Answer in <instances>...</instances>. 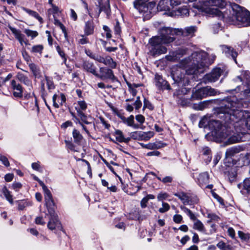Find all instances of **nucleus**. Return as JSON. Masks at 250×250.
Returning a JSON list of instances; mask_svg holds the SVG:
<instances>
[{
  "instance_id": "1",
  "label": "nucleus",
  "mask_w": 250,
  "mask_h": 250,
  "mask_svg": "<svg viewBox=\"0 0 250 250\" xmlns=\"http://www.w3.org/2000/svg\"><path fill=\"white\" fill-rule=\"evenodd\" d=\"M235 100L234 97L222 100L217 112L219 115L223 114V116H220V117L224 118L226 122L232 123L234 126H237L236 124L240 125L245 123L247 128L250 130V113L241 110V108L244 106H237L238 102H236Z\"/></svg>"
},
{
  "instance_id": "2",
  "label": "nucleus",
  "mask_w": 250,
  "mask_h": 250,
  "mask_svg": "<svg viewBox=\"0 0 250 250\" xmlns=\"http://www.w3.org/2000/svg\"><path fill=\"white\" fill-rule=\"evenodd\" d=\"M200 127L208 126L211 130V134L216 141H222L229 137L227 128L223 126L221 123L217 120H211L207 116H204L199 123Z\"/></svg>"
},
{
  "instance_id": "3",
  "label": "nucleus",
  "mask_w": 250,
  "mask_h": 250,
  "mask_svg": "<svg viewBox=\"0 0 250 250\" xmlns=\"http://www.w3.org/2000/svg\"><path fill=\"white\" fill-rule=\"evenodd\" d=\"M237 79L242 82V85L237 87L235 90L241 91L239 99L235 101L238 102L237 106L243 105L244 107L250 106V72L248 71H242L241 75Z\"/></svg>"
},
{
  "instance_id": "4",
  "label": "nucleus",
  "mask_w": 250,
  "mask_h": 250,
  "mask_svg": "<svg viewBox=\"0 0 250 250\" xmlns=\"http://www.w3.org/2000/svg\"><path fill=\"white\" fill-rule=\"evenodd\" d=\"M208 54L205 51H199L193 52L188 59V65L189 68L187 71V74L196 75L203 72L202 69L207 63Z\"/></svg>"
},
{
  "instance_id": "5",
  "label": "nucleus",
  "mask_w": 250,
  "mask_h": 250,
  "mask_svg": "<svg viewBox=\"0 0 250 250\" xmlns=\"http://www.w3.org/2000/svg\"><path fill=\"white\" fill-rule=\"evenodd\" d=\"M188 59H184L180 61L178 65L173 66L172 68L171 75L175 83L185 85L188 84L189 78L188 76L193 75L187 74L188 69L185 70L188 66Z\"/></svg>"
},
{
  "instance_id": "6",
  "label": "nucleus",
  "mask_w": 250,
  "mask_h": 250,
  "mask_svg": "<svg viewBox=\"0 0 250 250\" xmlns=\"http://www.w3.org/2000/svg\"><path fill=\"white\" fill-rule=\"evenodd\" d=\"M163 42L158 37H152L148 42V54L156 57L162 54H164L167 52V48L163 45Z\"/></svg>"
},
{
  "instance_id": "7",
  "label": "nucleus",
  "mask_w": 250,
  "mask_h": 250,
  "mask_svg": "<svg viewBox=\"0 0 250 250\" xmlns=\"http://www.w3.org/2000/svg\"><path fill=\"white\" fill-rule=\"evenodd\" d=\"M177 28L164 27L159 30V35L155 37H159L163 43L168 44L174 41V36L177 35Z\"/></svg>"
},
{
  "instance_id": "8",
  "label": "nucleus",
  "mask_w": 250,
  "mask_h": 250,
  "mask_svg": "<svg viewBox=\"0 0 250 250\" xmlns=\"http://www.w3.org/2000/svg\"><path fill=\"white\" fill-rule=\"evenodd\" d=\"M49 221L47 224V227L50 230L56 229H60L62 228L61 224L58 219V216L54 209H49Z\"/></svg>"
},
{
  "instance_id": "9",
  "label": "nucleus",
  "mask_w": 250,
  "mask_h": 250,
  "mask_svg": "<svg viewBox=\"0 0 250 250\" xmlns=\"http://www.w3.org/2000/svg\"><path fill=\"white\" fill-rule=\"evenodd\" d=\"M180 1L177 0H161L158 4L157 9L160 11H169L173 6L180 5Z\"/></svg>"
},
{
  "instance_id": "10",
  "label": "nucleus",
  "mask_w": 250,
  "mask_h": 250,
  "mask_svg": "<svg viewBox=\"0 0 250 250\" xmlns=\"http://www.w3.org/2000/svg\"><path fill=\"white\" fill-rule=\"evenodd\" d=\"M41 186H42L44 192L45 205L48 211H49V209H54L52 207H53L55 204L50 191L42 182H41Z\"/></svg>"
},
{
  "instance_id": "11",
  "label": "nucleus",
  "mask_w": 250,
  "mask_h": 250,
  "mask_svg": "<svg viewBox=\"0 0 250 250\" xmlns=\"http://www.w3.org/2000/svg\"><path fill=\"white\" fill-rule=\"evenodd\" d=\"M100 74L97 73V76L96 77L100 78L102 80L110 79L112 81H115L117 78L114 76L113 71L106 67H100Z\"/></svg>"
},
{
  "instance_id": "12",
  "label": "nucleus",
  "mask_w": 250,
  "mask_h": 250,
  "mask_svg": "<svg viewBox=\"0 0 250 250\" xmlns=\"http://www.w3.org/2000/svg\"><path fill=\"white\" fill-rule=\"evenodd\" d=\"M241 147L239 146H233L228 148L225 153V161L229 164H234L233 157L242 150Z\"/></svg>"
},
{
  "instance_id": "13",
  "label": "nucleus",
  "mask_w": 250,
  "mask_h": 250,
  "mask_svg": "<svg viewBox=\"0 0 250 250\" xmlns=\"http://www.w3.org/2000/svg\"><path fill=\"white\" fill-rule=\"evenodd\" d=\"M177 35H181L183 37L188 38H191L194 36L195 33L197 31V27L196 26H191L185 28L184 29L182 28H177Z\"/></svg>"
},
{
  "instance_id": "14",
  "label": "nucleus",
  "mask_w": 250,
  "mask_h": 250,
  "mask_svg": "<svg viewBox=\"0 0 250 250\" xmlns=\"http://www.w3.org/2000/svg\"><path fill=\"white\" fill-rule=\"evenodd\" d=\"M8 27L21 45L22 46L23 43L25 45L28 44V41L25 39V36L21 33V30L10 25H8Z\"/></svg>"
},
{
  "instance_id": "15",
  "label": "nucleus",
  "mask_w": 250,
  "mask_h": 250,
  "mask_svg": "<svg viewBox=\"0 0 250 250\" xmlns=\"http://www.w3.org/2000/svg\"><path fill=\"white\" fill-rule=\"evenodd\" d=\"M223 70L220 68H215L209 74L205 76L206 80L210 82H214L218 80L222 74Z\"/></svg>"
},
{
  "instance_id": "16",
  "label": "nucleus",
  "mask_w": 250,
  "mask_h": 250,
  "mask_svg": "<svg viewBox=\"0 0 250 250\" xmlns=\"http://www.w3.org/2000/svg\"><path fill=\"white\" fill-rule=\"evenodd\" d=\"M11 85L13 90V94L16 98H21L23 96V87L16 80H12L11 81Z\"/></svg>"
},
{
  "instance_id": "17",
  "label": "nucleus",
  "mask_w": 250,
  "mask_h": 250,
  "mask_svg": "<svg viewBox=\"0 0 250 250\" xmlns=\"http://www.w3.org/2000/svg\"><path fill=\"white\" fill-rule=\"evenodd\" d=\"M222 50L226 56L228 57H231L235 62L237 63L236 57L238 55L237 52L234 49L227 45H222L221 46Z\"/></svg>"
},
{
  "instance_id": "18",
  "label": "nucleus",
  "mask_w": 250,
  "mask_h": 250,
  "mask_svg": "<svg viewBox=\"0 0 250 250\" xmlns=\"http://www.w3.org/2000/svg\"><path fill=\"white\" fill-rule=\"evenodd\" d=\"M155 81L156 86L161 89L170 90V86L167 82L164 80L161 75L156 74L155 76Z\"/></svg>"
},
{
  "instance_id": "19",
  "label": "nucleus",
  "mask_w": 250,
  "mask_h": 250,
  "mask_svg": "<svg viewBox=\"0 0 250 250\" xmlns=\"http://www.w3.org/2000/svg\"><path fill=\"white\" fill-rule=\"evenodd\" d=\"M149 0H135L133 2L134 7L140 12H146L148 10Z\"/></svg>"
},
{
  "instance_id": "20",
  "label": "nucleus",
  "mask_w": 250,
  "mask_h": 250,
  "mask_svg": "<svg viewBox=\"0 0 250 250\" xmlns=\"http://www.w3.org/2000/svg\"><path fill=\"white\" fill-rule=\"evenodd\" d=\"M185 54V50L179 49L176 51L170 52L169 55L166 56V59L169 61H175Z\"/></svg>"
},
{
  "instance_id": "21",
  "label": "nucleus",
  "mask_w": 250,
  "mask_h": 250,
  "mask_svg": "<svg viewBox=\"0 0 250 250\" xmlns=\"http://www.w3.org/2000/svg\"><path fill=\"white\" fill-rule=\"evenodd\" d=\"M237 187L242 194L250 195V177L246 178L242 183L238 184Z\"/></svg>"
},
{
  "instance_id": "22",
  "label": "nucleus",
  "mask_w": 250,
  "mask_h": 250,
  "mask_svg": "<svg viewBox=\"0 0 250 250\" xmlns=\"http://www.w3.org/2000/svg\"><path fill=\"white\" fill-rule=\"evenodd\" d=\"M116 115L122 120V122L127 126H131L134 128H137L138 125L134 124V116L130 115L128 118H125L122 114L117 112Z\"/></svg>"
},
{
  "instance_id": "23",
  "label": "nucleus",
  "mask_w": 250,
  "mask_h": 250,
  "mask_svg": "<svg viewBox=\"0 0 250 250\" xmlns=\"http://www.w3.org/2000/svg\"><path fill=\"white\" fill-rule=\"evenodd\" d=\"M52 100L54 106L58 108L60 105H62L65 102L66 98L62 93L55 94L53 96Z\"/></svg>"
},
{
  "instance_id": "24",
  "label": "nucleus",
  "mask_w": 250,
  "mask_h": 250,
  "mask_svg": "<svg viewBox=\"0 0 250 250\" xmlns=\"http://www.w3.org/2000/svg\"><path fill=\"white\" fill-rule=\"evenodd\" d=\"M141 146L144 148L148 149H158L165 146V144L161 141H156L153 143H149L147 144L140 143Z\"/></svg>"
},
{
  "instance_id": "25",
  "label": "nucleus",
  "mask_w": 250,
  "mask_h": 250,
  "mask_svg": "<svg viewBox=\"0 0 250 250\" xmlns=\"http://www.w3.org/2000/svg\"><path fill=\"white\" fill-rule=\"evenodd\" d=\"M83 69L87 72L90 73L94 76H97V68L92 62L85 61L83 64Z\"/></svg>"
},
{
  "instance_id": "26",
  "label": "nucleus",
  "mask_w": 250,
  "mask_h": 250,
  "mask_svg": "<svg viewBox=\"0 0 250 250\" xmlns=\"http://www.w3.org/2000/svg\"><path fill=\"white\" fill-rule=\"evenodd\" d=\"M94 28L95 25L92 20L86 21L83 28L85 35L88 36L93 34Z\"/></svg>"
},
{
  "instance_id": "27",
  "label": "nucleus",
  "mask_w": 250,
  "mask_h": 250,
  "mask_svg": "<svg viewBox=\"0 0 250 250\" xmlns=\"http://www.w3.org/2000/svg\"><path fill=\"white\" fill-rule=\"evenodd\" d=\"M72 134L74 139V143L78 145H81L84 140V138L80 131L76 128H74Z\"/></svg>"
},
{
  "instance_id": "28",
  "label": "nucleus",
  "mask_w": 250,
  "mask_h": 250,
  "mask_svg": "<svg viewBox=\"0 0 250 250\" xmlns=\"http://www.w3.org/2000/svg\"><path fill=\"white\" fill-rule=\"evenodd\" d=\"M198 183L201 187H204L209 183V175L208 172H205L199 174Z\"/></svg>"
},
{
  "instance_id": "29",
  "label": "nucleus",
  "mask_w": 250,
  "mask_h": 250,
  "mask_svg": "<svg viewBox=\"0 0 250 250\" xmlns=\"http://www.w3.org/2000/svg\"><path fill=\"white\" fill-rule=\"evenodd\" d=\"M102 11H104L105 13L107 18L109 19L110 18L111 15V9L108 1H107L104 3L100 4L98 15H99L100 13Z\"/></svg>"
},
{
  "instance_id": "30",
  "label": "nucleus",
  "mask_w": 250,
  "mask_h": 250,
  "mask_svg": "<svg viewBox=\"0 0 250 250\" xmlns=\"http://www.w3.org/2000/svg\"><path fill=\"white\" fill-rule=\"evenodd\" d=\"M206 97V91L205 90L204 87H203L195 90V91L193 93L191 98L193 99L199 100Z\"/></svg>"
},
{
  "instance_id": "31",
  "label": "nucleus",
  "mask_w": 250,
  "mask_h": 250,
  "mask_svg": "<svg viewBox=\"0 0 250 250\" xmlns=\"http://www.w3.org/2000/svg\"><path fill=\"white\" fill-rule=\"evenodd\" d=\"M16 78L21 83H24L27 86H31L32 84L31 81L29 78L22 73L18 72L16 75Z\"/></svg>"
},
{
  "instance_id": "32",
  "label": "nucleus",
  "mask_w": 250,
  "mask_h": 250,
  "mask_svg": "<svg viewBox=\"0 0 250 250\" xmlns=\"http://www.w3.org/2000/svg\"><path fill=\"white\" fill-rule=\"evenodd\" d=\"M18 205V209L20 210H23L26 207L31 206L32 203L28 200H18L15 202Z\"/></svg>"
},
{
  "instance_id": "33",
  "label": "nucleus",
  "mask_w": 250,
  "mask_h": 250,
  "mask_svg": "<svg viewBox=\"0 0 250 250\" xmlns=\"http://www.w3.org/2000/svg\"><path fill=\"white\" fill-rule=\"evenodd\" d=\"M174 195L178 197L184 204H189V196L184 192H179L174 194Z\"/></svg>"
},
{
  "instance_id": "34",
  "label": "nucleus",
  "mask_w": 250,
  "mask_h": 250,
  "mask_svg": "<svg viewBox=\"0 0 250 250\" xmlns=\"http://www.w3.org/2000/svg\"><path fill=\"white\" fill-rule=\"evenodd\" d=\"M22 9L25 12H26L27 14H28L30 16H31L34 17L35 18H36V19H37L40 22V23H42L43 22L42 18L40 16V15L37 12H36L35 11H33V10L29 9H27L25 7H23Z\"/></svg>"
},
{
  "instance_id": "35",
  "label": "nucleus",
  "mask_w": 250,
  "mask_h": 250,
  "mask_svg": "<svg viewBox=\"0 0 250 250\" xmlns=\"http://www.w3.org/2000/svg\"><path fill=\"white\" fill-rule=\"evenodd\" d=\"M75 108L77 113L83 112L87 108V104L84 101H80L78 102Z\"/></svg>"
},
{
  "instance_id": "36",
  "label": "nucleus",
  "mask_w": 250,
  "mask_h": 250,
  "mask_svg": "<svg viewBox=\"0 0 250 250\" xmlns=\"http://www.w3.org/2000/svg\"><path fill=\"white\" fill-rule=\"evenodd\" d=\"M154 132L152 131L141 132L139 131V138L142 140L148 141L154 136Z\"/></svg>"
},
{
  "instance_id": "37",
  "label": "nucleus",
  "mask_w": 250,
  "mask_h": 250,
  "mask_svg": "<svg viewBox=\"0 0 250 250\" xmlns=\"http://www.w3.org/2000/svg\"><path fill=\"white\" fill-rule=\"evenodd\" d=\"M2 192L5 196L6 200L9 202L11 205H13L14 202L13 196L11 194L10 191L8 190L6 187H4L2 189Z\"/></svg>"
},
{
  "instance_id": "38",
  "label": "nucleus",
  "mask_w": 250,
  "mask_h": 250,
  "mask_svg": "<svg viewBox=\"0 0 250 250\" xmlns=\"http://www.w3.org/2000/svg\"><path fill=\"white\" fill-rule=\"evenodd\" d=\"M193 228L194 229L197 230L202 232H205L206 231V229L204 224L200 220L198 219L195 221L193 224Z\"/></svg>"
},
{
  "instance_id": "39",
  "label": "nucleus",
  "mask_w": 250,
  "mask_h": 250,
  "mask_svg": "<svg viewBox=\"0 0 250 250\" xmlns=\"http://www.w3.org/2000/svg\"><path fill=\"white\" fill-rule=\"evenodd\" d=\"M104 64L108 65L111 68H115L117 66V63L109 56L105 57Z\"/></svg>"
},
{
  "instance_id": "40",
  "label": "nucleus",
  "mask_w": 250,
  "mask_h": 250,
  "mask_svg": "<svg viewBox=\"0 0 250 250\" xmlns=\"http://www.w3.org/2000/svg\"><path fill=\"white\" fill-rule=\"evenodd\" d=\"M29 67L35 78H39L41 76L40 70L36 64L33 63H29Z\"/></svg>"
},
{
  "instance_id": "41",
  "label": "nucleus",
  "mask_w": 250,
  "mask_h": 250,
  "mask_svg": "<svg viewBox=\"0 0 250 250\" xmlns=\"http://www.w3.org/2000/svg\"><path fill=\"white\" fill-rule=\"evenodd\" d=\"M239 160L243 162L244 165H249L250 164V154L248 153L241 154Z\"/></svg>"
},
{
  "instance_id": "42",
  "label": "nucleus",
  "mask_w": 250,
  "mask_h": 250,
  "mask_svg": "<svg viewBox=\"0 0 250 250\" xmlns=\"http://www.w3.org/2000/svg\"><path fill=\"white\" fill-rule=\"evenodd\" d=\"M205 90L206 91V96H215L217 95L219 92L218 91L214 88H211L209 86H206L204 87Z\"/></svg>"
},
{
  "instance_id": "43",
  "label": "nucleus",
  "mask_w": 250,
  "mask_h": 250,
  "mask_svg": "<svg viewBox=\"0 0 250 250\" xmlns=\"http://www.w3.org/2000/svg\"><path fill=\"white\" fill-rule=\"evenodd\" d=\"M43 49V45L41 44H38L33 46L31 48V51L33 53L36 54H39L40 55H41Z\"/></svg>"
},
{
  "instance_id": "44",
  "label": "nucleus",
  "mask_w": 250,
  "mask_h": 250,
  "mask_svg": "<svg viewBox=\"0 0 250 250\" xmlns=\"http://www.w3.org/2000/svg\"><path fill=\"white\" fill-rule=\"evenodd\" d=\"M241 138L240 136L238 135H233L231 136H230L227 141V144H231L234 143H238L240 141Z\"/></svg>"
},
{
  "instance_id": "45",
  "label": "nucleus",
  "mask_w": 250,
  "mask_h": 250,
  "mask_svg": "<svg viewBox=\"0 0 250 250\" xmlns=\"http://www.w3.org/2000/svg\"><path fill=\"white\" fill-rule=\"evenodd\" d=\"M24 33L26 35L27 37H31L32 39H34L39 35L37 31L31 30L29 29H25L24 30Z\"/></svg>"
},
{
  "instance_id": "46",
  "label": "nucleus",
  "mask_w": 250,
  "mask_h": 250,
  "mask_svg": "<svg viewBox=\"0 0 250 250\" xmlns=\"http://www.w3.org/2000/svg\"><path fill=\"white\" fill-rule=\"evenodd\" d=\"M217 247L221 250H230L231 247L229 245H226L224 242L220 241L217 244Z\"/></svg>"
},
{
  "instance_id": "47",
  "label": "nucleus",
  "mask_w": 250,
  "mask_h": 250,
  "mask_svg": "<svg viewBox=\"0 0 250 250\" xmlns=\"http://www.w3.org/2000/svg\"><path fill=\"white\" fill-rule=\"evenodd\" d=\"M56 50L60 55V56L62 57V58L63 59V63H64L66 65V60L67 58L66 57L65 54L64 52L61 49V47L59 45H57L56 47Z\"/></svg>"
},
{
  "instance_id": "48",
  "label": "nucleus",
  "mask_w": 250,
  "mask_h": 250,
  "mask_svg": "<svg viewBox=\"0 0 250 250\" xmlns=\"http://www.w3.org/2000/svg\"><path fill=\"white\" fill-rule=\"evenodd\" d=\"M54 24L56 25L59 26L62 29L63 33L65 38L67 37V32L65 26L60 22V21L57 19H55Z\"/></svg>"
},
{
  "instance_id": "49",
  "label": "nucleus",
  "mask_w": 250,
  "mask_h": 250,
  "mask_svg": "<svg viewBox=\"0 0 250 250\" xmlns=\"http://www.w3.org/2000/svg\"><path fill=\"white\" fill-rule=\"evenodd\" d=\"M115 135L116 137V139L117 141L120 143L123 142V140L124 139V135L122 131L120 130H116L115 132Z\"/></svg>"
},
{
  "instance_id": "50",
  "label": "nucleus",
  "mask_w": 250,
  "mask_h": 250,
  "mask_svg": "<svg viewBox=\"0 0 250 250\" xmlns=\"http://www.w3.org/2000/svg\"><path fill=\"white\" fill-rule=\"evenodd\" d=\"M178 12L181 16H183L189 15L190 12L189 10L186 6L179 8L178 10Z\"/></svg>"
},
{
  "instance_id": "51",
  "label": "nucleus",
  "mask_w": 250,
  "mask_h": 250,
  "mask_svg": "<svg viewBox=\"0 0 250 250\" xmlns=\"http://www.w3.org/2000/svg\"><path fill=\"white\" fill-rule=\"evenodd\" d=\"M65 143L66 146V147L70 149L71 150L78 152V150L76 148V147L75 145L74 144V143L71 141H65Z\"/></svg>"
},
{
  "instance_id": "52",
  "label": "nucleus",
  "mask_w": 250,
  "mask_h": 250,
  "mask_svg": "<svg viewBox=\"0 0 250 250\" xmlns=\"http://www.w3.org/2000/svg\"><path fill=\"white\" fill-rule=\"evenodd\" d=\"M79 36L82 37V38L78 41L79 44L83 45L89 43L88 39L85 37L86 36L85 35V34L84 35H80Z\"/></svg>"
},
{
  "instance_id": "53",
  "label": "nucleus",
  "mask_w": 250,
  "mask_h": 250,
  "mask_svg": "<svg viewBox=\"0 0 250 250\" xmlns=\"http://www.w3.org/2000/svg\"><path fill=\"white\" fill-rule=\"evenodd\" d=\"M78 116L80 117L81 121L83 124H89L90 123L87 121V116L83 113V112L78 113Z\"/></svg>"
},
{
  "instance_id": "54",
  "label": "nucleus",
  "mask_w": 250,
  "mask_h": 250,
  "mask_svg": "<svg viewBox=\"0 0 250 250\" xmlns=\"http://www.w3.org/2000/svg\"><path fill=\"white\" fill-rule=\"evenodd\" d=\"M170 209L169 205L165 202L162 203V207L159 209L160 213H164L168 211Z\"/></svg>"
},
{
  "instance_id": "55",
  "label": "nucleus",
  "mask_w": 250,
  "mask_h": 250,
  "mask_svg": "<svg viewBox=\"0 0 250 250\" xmlns=\"http://www.w3.org/2000/svg\"><path fill=\"white\" fill-rule=\"evenodd\" d=\"M45 80L46 81L48 89L49 90L54 89L55 88V85L53 82L48 77H45Z\"/></svg>"
},
{
  "instance_id": "56",
  "label": "nucleus",
  "mask_w": 250,
  "mask_h": 250,
  "mask_svg": "<svg viewBox=\"0 0 250 250\" xmlns=\"http://www.w3.org/2000/svg\"><path fill=\"white\" fill-rule=\"evenodd\" d=\"M239 237L243 240H248L250 238V235L249 233H245L241 231L238 232Z\"/></svg>"
},
{
  "instance_id": "57",
  "label": "nucleus",
  "mask_w": 250,
  "mask_h": 250,
  "mask_svg": "<svg viewBox=\"0 0 250 250\" xmlns=\"http://www.w3.org/2000/svg\"><path fill=\"white\" fill-rule=\"evenodd\" d=\"M207 217L210 219V221L208 222H210L211 221H218L220 218L216 214L213 213H208L207 214Z\"/></svg>"
},
{
  "instance_id": "58",
  "label": "nucleus",
  "mask_w": 250,
  "mask_h": 250,
  "mask_svg": "<svg viewBox=\"0 0 250 250\" xmlns=\"http://www.w3.org/2000/svg\"><path fill=\"white\" fill-rule=\"evenodd\" d=\"M148 108L149 110H153L154 107L148 100L144 98L143 108Z\"/></svg>"
},
{
  "instance_id": "59",
  "label": "nucleus",
  "mask_w": 250,
  "mask_h": 250,
  "mask_svg": "<svg viewBox=\"0 0 250 250\" xmlns=\"http://www.w3.org/2000/svg\"><path fill=\"white\" fill-rule=\"evenodd\" d=\"M22 56L24 60L27 62V63L29 64L31 62V58L30 56L27 53V52L24 50L22 51Z\"/></svg>"
},
{
  "instance_id": "60",
  "label": "nucleus",
  "mask_w": 250,
  "mask_h": 250,
  "mask_svg": "<svg viewBox=\"0 0 250 250\" xmlns=\"http://www.w3.org/2000/svg\"><path fill=\"white\" fill-rule=\"evenodd\" d=\"M168 197V194L166 192H161L157 196V199L159 201L166 199Z\"/></svg>"
},
{
  "instance_id": "61",
  "label": "nucleus",
  "mask_w": 250,
  "mask_h": 250,
  "mask_svg": "<svg viewBox=\"0 0 250 250\" xmlns=\"http://www.w3.org/2000/svg\"><path fill=\"white\" fill-rule=\"evenodd\" d=\"M0 161L2 162V164L6 167L10 166V163L8 160V159L4 156L0 154Z\"/></svg>"
},
{
  "instance_id": "62",
  "label": "nucleus",
  "mask_w": 250,
  "mask_h": 250,
  "mask_svg": "<svg viewBox=\"0 0 250 250\" xmlns=\"http://www.w3.org/2000/svg\"><path fill=\"white\" fill-rule=\"evenodd\" d=\"M207 105H208V102L206 101L200 102L198 104L197 106L196 107H195V108L197 110H202L207 106Z\"/></svg>"
},
{
  "instance_id": "63",
  "label": "nucleus",
  "mask_w": 250,
  "mask_h": 250,
  "mask_svg": "<svg viewBox=\"0 0 250 250\" xmlns=\"http://www.w3.org/2000/svg\"><path fill=\"white\" fill-rule=\"evenodd\" d=\"M211 29L214 34L218 33L220 30V24L219 23L213 24L211 25Z\"/></svg>"
},
{
  "instance_id": "64",
  "label": "nucleus",
  "mask_w": 250,
  "mask_h": 250,
  "mask_svg": "<svg viewBox=\"0 0 250 250\" xmlns=\"http://www.w3.org/2000/svg\"><path fill=\"white\" fill-rule=\"evenodd\" d=\"M172 181L173 177L170 176H166L162 179V182L165 184L167 183H171L172 182Z\"/></svg>"
}]
</instances>
